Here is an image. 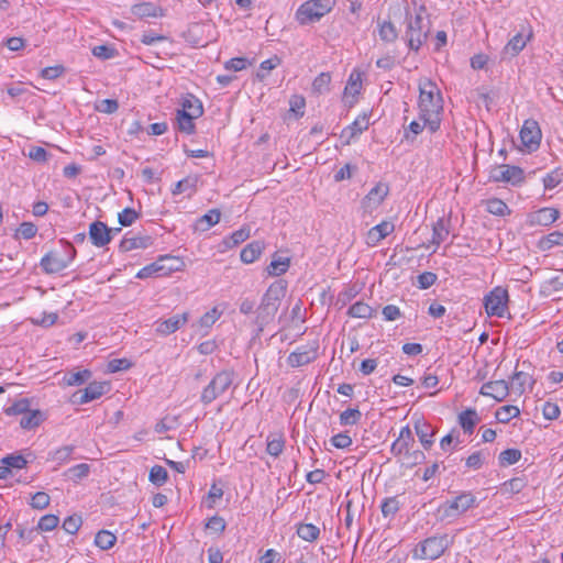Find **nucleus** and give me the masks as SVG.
Listing matches in <instances>:
<instances>
[{
    "mask_svg": "<svg viewBox=\"0 0 563 563\" xmlns=\"http://www.w3.org/2000/svg\"><path fill=\"white\" fill-rule=\"evenodd\" d=\"M287 283L283 279L274 282L264 294L261 305L256 311L255 323L260 331L269 324L279 308L280 300L285 297Z\"/></svg>",
    "mask_w": 563,
    "mask_h": 563,
    "instance_id": "obj_1",
    "label": "nucleus"
},
{
    "mask_svg": "<svg viewBox=\"0 0 563 563\" xmlns=\"http://www.w3.org/2000/svg\"><path fill=\"white\" fill-rule=\"evenodd\" d=\"M406 22L405 40L411 51L418 52L430 32V22L426 19V8L419 7L413 16L407 12Z\"/></svg>",
    "mask_w": 563,
    "mask_h": 563,
    "instance_id": "obj_2",
    "label": "nucleus"
},
{
    "mask_svg": "<svg viewBox=\"0 0 563 563\" xmlns=\"http://www.w3.org/2000/svg\"><path fill=\"white\" fill-rule=\"evenodd\" d=\"M59 243L62 250H52L41 258L40 266L45 274H57L64 271L76 257V249L70 242L62 239Z\"/></svg>",
    "mask_w": 563,
    "mask_h": 563,
    "instance_id": "obj_3",
    "label": "nucleus"
},
{
    "mask_svg": "<svg viewBox=\"0 0 563 563\" xmlns=\"http://www.w3.org/2000/svg\"><path fill=\"white\" fill-rule=\"evenodd\" d=\"M418 106L421 115L441 113L443 110V99L438 86L430 79H423L419 82Z\"/></svg>",
    "mask_w": 563,
    "mask_h": 563,
    "instance_id": "obj_4",
    "label": "nucleus"
},
{
    "mask_svg": "<svg viewBox=\"0 0 563 563\" xmlns=\"http://www.w3.org/2000/svg\"><path fill=\"white\" fill-rule=\"evenodd\" d=\"M479 505L472 492H461L453 499L444 501L438 509L441 520H452Z\"/></svg>",
    "mask_w": 563,
    "mask_h": 563,
    "instance_id": "obj_5",
    "label": "nucleus"
},
{
    "mask_svg": "<svg viewBox=\"0 0 563 563\" xmlns=\"http://www.w3.org/2000/svg\"><path fill=\"white\" fill-rule=\"evenodd\" d=\"M335 4V0H309L302 3L296 12L297 21L309 24L319 21L329 13Z\"/></svg>",
    "mask_w": 563,
    "mask_h": 563,
    "instance_id": "obj_6",
    "label": "nucleus"
},
{
    "mask_svg": "<svg viewBox=\"0 0 563 563\" xmlns=\"http://www.w3.org/2000/svg\"><path fill=\"white\" fill-rule=\"evenodd\" d=\"M448 534L432 536L421 541L413 551L415 559L437 560L450 547Z\"/></svg>",
    "mask_w": 563,
    "mask_h": 563,
    "instance_id": "obj_7",
    "label": "nucleus"
},
{
    "mask_svg": "<svg viewBox=\"0 0 563 563\" xmlns=\"http://www.w3.org/2000/svg\"><path fill=\"white\" fill-rule=\"evenodd\" d=\"M233 383V372L221 371L217 373L209 384L202 389L200 401L207 406L223 395Z\"/></svg>",
    "mask_w": 563,
    "mask_h": 563,
    "instance_id": "obj_8",
    "label": "nucleus"
},
{
    "mask_svg": "<svg viewBox=\"0 0 563 563\" xmlns=\"http://www.w3.org/2000/svg\"><path fill=\"white\" fill-rule=\"evenodd\" d=\"M489 179L494 183H507L512 186H519L525 183V172L519 166L503 164L490 169Z\"/></svg>",
    "mask_w": 563,
    "mask_h": 563,
    "instance_id": "obj_9",
    "label": "nucleus"
},
{
    "mask_svg": "<svg viewBox=\"0 0 563 563\" xmlns=\"http://www.w3.org/2000/svg\"><path fill=\"white\" fill-rule=\"evenodd\" d=\"M508 291L503 287H495L484 298V307L488 316L504 317L507 311Z\"/></svg>",
    "mask_w": 563,
    "mask_h": 563,
    "instance_id": "obj_10",
    "label": "nucleus"
},
{
    "mask_svg": "<svg viewBox=\"0 0 563 563\" xmlns=\"http://www.w3.org/2000/svg\"><path fill=\"white\" fill-rule=\"evenodd\" d=\"M167 262L179 264V258L174 256H161L157 261L144 266L136 273V278L145 279L150 277L167 276L172 272L178 271V266H167Z\"/></svg>",
    "mask_w": 563,
    "mask_h": 563,
    "instance_id": "obj_11",
    "label": "nucleus"
},
{
    "mask_svg": "<svg viewBox=\"0 0 563 563\" xmlns=\"http://www.w3.org/2000/svg\"><path fill=\"white\" fill-rule=\"evenodd\" d=\"M519 137L522 146L528 152H534L539 148L542 133L539 123L533 119H528L523 122Z\"/></svg>",
    "mask_w": 563,
    "mask_h": 563,
    "instance_id": "obj_12",
    "label": "nucleus"
},
{
    "mask_svg": "<svg viewBox=\"0 0 563 563\" xmlns=\"http://www.w3.org/2000/svg\"><path fill=\"white\" fill-rule=\"evenodd\" d=\"M109 390L110 384L108 382H92L85 389L74 393L71 401L73 404L84 405L100 398Z\"/></svg>",
    "mask_w": 563,
    "mask_h": 563,
    "instance_id": "obj_13",
    "label": "nucleus"
},
{
    "mask_svg": "<svg viewBox=\"0 0 563 563\" xmlns=\"http://www.w3.org/2000/svg\"><path fill=\"white\" fill-rule=\"evenodd\" d=\"M318 356V344H306L297 347L287 358L291 367H300L313 362Z\"/></svg>",
    "mask_w": 563,
    "mask_h": 563,
    "instance_id": "obj_14",
    "label": "nucleus"
},
{
    "mask_svg": "<svg viewBox=\"0 0 563 563\" xmlns=\"http://www.w3.org/2000/svg\"><path fill=\"white\" fill-rule=\"evenodd\" d=\"M416 434L424 450H430L434 443L437 430L422 417H412Z\"/></svg>",
    "mask_w": 563,
    "mask_h": 563,
    "instance_id": "obj_15",
    "label": "nucleus"
},
{
    "mask_svg": "<svg viewBox=\"0 0 563 563\" xmlns=\"http://www.w3.org/2000/svg\"><path fill=\"white\" fill-rule=\"evenodd\" d=\"M89 239L97 247H103L112 240V230L101 221H95L89 225Z\"/></svg>",
    "mask_w": 563,
    "mask_h": 563,
    "instance_id": "obj_16",
    "label": "nucleus"
},
{
    "mask_svg": "<svg viewBox=\"0 0 563 563\" xmlns=\"http://www.w3.org/2000/svg\"><path fill=\"white\" fill-rule=\"evenodd\" d=\"M510 391L509 383L505 379L487 382L481 387V395L493 397L497 401H503Z\"/></svg>",
    "mask_w": 563,
    "mask_h": 563,
    "instance_id": "obj_17",
    "label": "nucleus"
},
{
    "mask_svg": "<svg viewBox=\"0 0 563 563\" xmlns=\"http://www.w3.org/2000/svg\"><path fill=\"white\" fill-rule=\"evenodd\" d=\"M189 313L183 312L180 314H175L166 320L157 322L156 333L159 335H169L180 329L184 324L188 322Z\"/></svg>",
    "mask_w": 563,
    "mask_h": 563,
    "instance_id": "obj_18",
    "label": "nucleus"
},
{
    "mask_svg": "<svg viewBox=\"0 0 563 563\" xmlns=\"http://www.w3.org/2000/svg\"><path fill=\"white\" fill-rule=\"evenodd\" d=\"M388 192H389V187L387 184H384V183L376 184L363 199V201H362L363 208L366 210L376 209L387 197Z\"/></svg>",
    "mask_w": 563,
    "mask_h": 563,
    "instance_id": "obj_19",
    "label": "nucleus"
},
{
    "mask_svg": "<svg viewBox=\"0 0 563 563\" xmlns=\"http://www.w3.org/2000/svg\"><path fill=\"white\" fill-rule=\"evenodd\" d=\"M415 444V438L409 426L400 429L398 438L393 442L390 451L395 456H401L402 453H408Z\"/></svg>",
    "mask_w": 563,
    "mask_h": 563,
    "instance_id": "obj_20",
    "label": "nucleus"
},
{
    "mask_svg": "<svg viewBox=\"0 0 563 563\" xmlns=\"http://www.w3.org/2000/svg\"><path fill=\"white\" fill-rule=\"evenodd\" d=\"M560 217V212L555 208H541L534 212L529 213L528 223L532 227L542 225L548 227L555 222Z\"/></svg>",
    "mask_w": 563,
    "mask_h": 563,
    "instance_id": "obj_21",
    "label": "nucleus"
},
{
    "mask_svg": "<svg viewBox=\"0 0 563 563\" xmlns=\"http://www.w3.org/2000/svg\"><path fill=\"white\" fill-rule=\"evenodd\" d=\"M368 124L367 115H360L350 125L343 129L341 137L345 139L346 144H350L353 139L368 129Z\"/></svg>",
    "mask_w": 563,
    "mask_h": 563,
    "instance_id": "obj_22",
    "label": "nucleus"
},
{
    "mask_svg": "<svg viewBox=\"0 0 563 563\" xmlns=\"http://www.w3.org/2000/svg\"><path fill=\"white\" fill-rule=\"evenodd\" d=\"M528 36L523 37V32H519L514 35L508 43L505 45L503 53L505 55H510L511 57L517 56L527 45V42L532 37V31L528 25Z\"/></svg>",
    "mask_w": 563,
    "mask_h": 563,
    "instance_id": "obj_23",
    "label": "nucleus"
},
{
    "mask_svg": "<svg viewBox=\"0 0 563 563\" xmlns=\"http://www.w3.org/2000/svg\"><path fill=\"white\" fill-rule=\"evenodd\" d=\"M395 229V225L393 222L389 221H383L379 224L373 227L367 232V244L368 245H376L379 243L383 239L388 236Z\"/></svg>",
    "mask_w": 563,
    "mask_h": 563,
    "instance_id": "obj_24",
    "label": "nucleus"
},
{
    "mask_svg": "<svg viewBox=\"0 0 563 563\" xmlns=\"http://www.w3.org/2000/svg\"><path fill=\"white\" fill-rule=\"evenodd\" d=\"M153 243V240L148 235H125L120 242L119 249L121 252H130L136 249H147Z\"/></svg>",
    "mask_w": 563,
    "mask_h": 563,
    "instance_id": "obj_25",
    "label": "nucleus"
},
{
    "mask_svg": "<svg viewBox=\"0 0 563 563\" xmlns=\"http://www.w3.org/2000/svg\"><path fill=\"white\" fill-rule=\"evenodd\" d=\"M198 115H194L190 112H186V110L177 109L176 111V121L177 129L185 134H194L196 131L195 119H198Z\"/></svg>",
    "mask_w": 563,
    "mask_h": 563,
    "instance_id": "obj_26",
    "label": "nucleus"
},
{
    "mask_svg": "<svg viewBox=\"0 0 563 563\" xmlns=\"http://www.w3.org/2000/svg\"><path fill=\"white\" fill-rule=\"evenodd\" d=\"M265 249L263 241H253L245 245L240 254L241 261L245 264L254 263Z\"/></svg>",
    "mask_w": 563,
    "mask_h": 563,
    "instance_id": "obj_27",
    "label": "nucleus"
},
{
    "mask_svg": "<svg viewBox=\"0 0 563 563\" xmlns=\"http://www.w3.org/2000/svg\"><path fill=\"white\" fill-rule=\"evenodd\" d=\"M450 219L439 218L432 225L431 243L439 246L450 234Z\"/></svg>",
    "mask_w": 563,
    "mask_h": 563,
    "instance_id": "obj_28",
    "label": "nucleus"
},
{
    "mask_svg": "<svg viewBox=\"0 0 563 563\" xmlns=\"http://www.w3.org/2000/svg\"><path fill=\"white\" fill-rule=\"evenodd\" d=\"M533 384L534 379L528 373L517 371L511 376V383L509 386L515 394L521 396L526 391L527 385L532 387Z\"/></svg>",
    "mask_w": 563,
    "mask_h": 563,
    "instance_id": "obj_29",
    "label": "nucleus"
},
{
    "mask_svg": "<svg viewBox=\"0 0 563 563\" xmlns=\"http://www.w3.org/2000/svg\"><path fill=\"white\" fill-rule=\"evenodd\" d=\"M133 15L137 18L162 16V9L152 2H140L132 7Z\"/></svg>",
    "mask_w": 563,
    "mask_h": 563,
    "instance_id": "obj_30",
    "label": "nucleus"
},
{
    "mask_svg": "<svg viewBox=\"0 0 563 563\" xmlns=\"http://www.w3.org/2000/svg\"><path fill=\"white\" fill-rule=\"evenodd\" d=\"M180 110H186L194 115L201 117L203 114V107L201 101L192 93H187L180 101Z\"/></svg>",
    "mask_w": 563,
    "mask_h": 563,
    "instance_id": "obj_31",
    "label": "nucleus"
},
{
    "mask_svg": "<svg viewBox=\"0 0 563 563\" xmlns=\"http://www.w3.org/2000/svg\"><path fill=\"white\" fill-rule=\"evenodd\" d=\"M251 230L247 225L234 231L231 235L223 239L222 244L225 249H232L243 243L250 238Z\"/></svg>",
    "mask_w": 563,
    "mask_h": 563,
    "instance_id": "obj_32",
    "label": "nucleus"
},
{
    "mask_svg": "<svg viewBox=\"0 0 563 563\" xmlns=\"http://www.w3.org/2000/svg\"><path fill=\"white\" fill-rule=\"evenodd\" d=\"M198 176H187L184 179L177 181L172 189L174 196L180 195L188 191V196H191L197 190Z\"/></svg>",
    "mask_w": 563,
    "mask_h": 563,
    "instance_id": "obj_33",
    "label": "nucleus"
},
{
    "mask_svg": "<svg viewBox=\"0 0 563 563\" xmlns=\"http://www.w3.org/2000/svg\"><path fill=\"white\" fill-rule=\"evenodd\" d=\"M477 421L478 416L475 409H466L459 415V423L465 433H473Z\"/></svg>",
    "mask_w": 563,
    "mask_h": 563,
    "instance_id": "obj_34",
    "label": "nucleus"
},
{
    "mask_svg": "<svg viewBox=\"0 0 563 563\" xmlns=\"http://www.w3.org/2000/svg\"><path fill=\"white\" fill-rule=\"evenodd\" d=\"M290 266L289 257L274 256L269 265L266 267V272L269 276H280L285 274Z\"/></svg>",
    "mask_w": 563,
    "mask_h": 563,
    "instance_id": "obj_35",
    "label": "nucleus"
},
{
    "mask_svg": "<svg viewBox=\"0 0 563 563\" xmlns=\"http://www.w3.org/2000/svg\"><path fill=\"white\" fill-rule=\"evenodd\" d=\"M44 420V413L41 410H30L20 419V427L25 430H32L40 426Z\"/></svg>",
    "mask_w": 563,
    "mask_h": 563,
    "instance_id": "obj_36",
    "label": "nucleus"
},
{
    "mask_svg": "<svg viewBox=\"0 0 563 563\" xmlns=\"http://www.w3.org/2000/svg\"><path fill=\"white\" fill-rule=\"evenodd\" d=\"M91 376L92 373L89 369H81L66 373L63 380L67 386H80L87 383Z\"/></svg>",
    "mask_w": 563,
    "mask_h": 563,
    "instance_id": "obj_37",
    "label": "nucleus"
},
{
    "mask_svg": "<svg viewBox=\"0 0 563 563\" xmlns=\"http://www.w3.org/2000/svg\"><path fill=\"white\" fill-rule=\"evenodd\" d=\"M378 34L385 43H394L398 37V31L390 21L378 22Z\"/></svg>",
    "mask_w": 563,
    "mask_h": 563,
    "instance_id": "obj_38",
    "label": "nucleus"
},
{
    "mask_svg": "<svg viewBox=\"0 0 563 563\" xmlns=\"http://www.w3.org/2000/svg\"><path fill=\"white\" fill-rule=\"evenodd\" d=\"M89 474L90 465L87 463H80L66 470L64 476L73 481L74 483H77L86 478Z\"/></svg>",
    "mask_w": 563,
    "mask_h": 563,
    "instance_id": "obj_39",
    "label": "nucleus"
},
{
    "mask_svg": "<svg viewBox=\"0 0 563 563\" xmlns=\"http://www.w3.org/2000/svg\"><path fill=\"white\" fill-rule=\"evenodd\" d=\"M563 245V232L553 231L540 239L538 246L542 251H549L554 246Z\"/></svg>",
    "mask_w": 563,
    "mask_h": 563,
    "instance_id": "obj_40",
    "label": "nucleus"
},
{
    "mask_svg": "<svg viewBox=\"0 0 563 563\" xmlns=\"http://www.w3.org/2000/svg\"><path fill=\"white\" fill-rule=\"evenodd\" d=\"M296 532L299 538L308 542L316 541L320 536V529L313 523H299Z\"/></svg>",
    "mask_w": 563,
    "mask_h": 563,
    "instance_id": "obj_41",
    "label": "nucleus"
},
{
    "mask_svg": "<svg viewBox=\"0 0 563 563\" xmlns=\"http://www.w3.org/2000/svg\"><path fill=\"white\" fill-rule=\"evenodd\" d=\"M75 451L74 445H64L48 453V460L62 465L68 462Z\"/></svg>",
    "mask_w": 563,
    "mask_h": 563,
    "instance_id": "obj_42",
    "label": "nucleus"
},
{
    "mask_svg": "<svg viewBox=\"0 0 563 563\" xmlns=\"http://www.w3.org/2000/svg\"><path fill=\"white\" fill-rule=\"evenodd\" d=\"M374 312L375 310L369 305L363 301H356L347 310V314L350 317L364 319L372 318Z\"/></svg>",
    "mask_w": 563,
    "mask_h": 563,
    "instance_id": "obj_43",
    "label": "nucleus"
},
{
    "mask_svg": "<svg viewBox=\"0 0 563 563\" xmlns=\"http://www.w3.org/2000/svg\"><path fill=\"white\" fill-rule=\"evenodd\" d=\"M221 219V212L219 209H211L206 214L200 217L197 221V224L200 227V230L207 231L211 227L219 223Z\"/></svg>",
    "mask_w": 563,
    "mask_h": 563,
    "instance_id": "obj_44",
    "label": "nucleus"
},
{
    "mask_svg": "<svg viewBox=\"0 0 563 563\" xmlns=\"http://www.w3.org/2000/svg\"><path fill=\"white\" fill-rule=\"evenodd\" d=\"M520 415V410L517 406L514 405H505L497 409L495 417L500 423H508L512 418H516Z\"/></svg>",
    "mask_w": 563,
    "mask_h": 563,
    "instance_id": "obj_45",
    "label": "nucleus"
},
{
    "mask_svg": "<svg viewBox=\"0 0 563 563\" xmlns=\"http://www.w3.org/2000/svg\"><path fill=\"white\" fill-rule=\"evenodd\" d=\"M115 542L117 537L108 530H100L95 537V544L101 550L111 549Z\"/></svg>",
    "mask_w": 563,
    "mask_h": 563,
    "instance_id": "obj_46",
    "label": "nucleus"
},
{
    "mask_svg": "<svg viewBox=\"0 0 563 563\" xmlns=\"http://www.w3.org/2000/svg\"><path fill=\"white\" fill-rule=\"evenodd\" d=\"M521 459V451L518 449H507L500 452L498 456L500 466H508L517 463Z\"/></svg>",
    "mask_w": 563,
    "mask_h": 563,
    "instance_id": "obj_47",
    "label": "nucleus"
},
{
    "mask_svg": "<svg viewBox=\"0 0 563 563\" xmlns=\"http://www.w3.org/2000/svg\"><path fill=\"white\" fill-rule=\"evenodd\" d=\"M362 413L357 408H349L341 412L340 424L341 426H354L360 422Z\"/></svg>",
    "mask_w": 563,
    "mask_h": 563,
    "instance_id": "obj_48",
    "label": "nucleus"
},
{
    "mask_svg": "<svg viewBox=\"0 0 563 563\" xmlns=\"http://www.w3.org/2000/svg\"><path fill=\"white\" fill-rule=\"evenodd\" d=\"M1 463L4 466H8L9 470L12 472V468H15V470L24 468L27 464V461L21 454H8L7 456L1 459Z\"/></svg>",
    "mask_w": 563,
    "mask_h": 563,
    "instance_id": "obj_49",
    "label": "nucleus"
},
{
    "mask_svg": "<svg viewBox=\"0 0 563 563\" xmlns=\"http://www.w3.org/2000/svg\"><path fill=\"white\" fill-rule=\"evenodd\" d=\"M148 479L156 486H163L168 481V473L163 466L154 465L150 471Z\"/></svg>",
    "mask_w": 563,
    "mask_h": 563,
    "instance_id": "obj_50",
    "label": "nucleus"
},
{
    "mask_svg": "<svg viewBox=\"0 0 563 563\" xmlns=\"http://www.w3.org/2000/svg\"><path fill=\"white\" fill-rule=\"evenodd\" d=\"M487 211L494 216L504 217L510 213L508 206L498 198L487 200Z\"/></svg>",
    "mask_w": 563,
    "mask_h": 563,
    "instance_id": "obj_51",
    "label": "nucleus"
},
{
    "mask_svg": "<svg viewBox=\"0 0 563 563\" xmlns=\"http://www.w3.org/2000/svg\"><path fill=\"white\" fill-rule=\"evenodd\" d=\"M37 233V227L32 222H22L20 227L18 228L14 239H24V240H31L33 239Z\"/></svg>",
    "mask_w": 563,
    "mask_h": 563,
    "instance_id": "obj_52",
    "label": "nucleus"
},
{
    "mask_svg": "<svg viewBox=\"0 0 563 563\" xmlns=\"http://www.w3.org/2000/svg\"><path fill=\"white\" fill-rule=\"evenodd\" d=\"M400 508V504L397 497H388L383 500L380 510L385 518L393 517L397 514Z\"/></svg>",
    "mask_w": 563,
    "mask_h": 563,
    "instance_id": "obj_53",
    "label": "nucleus"
},
{
    "mask_svg": "<svg viewBox=\"0 0 563 563\" xmlns=\"http://www.w3.org/2000/svg\"><path fill=\"white\" fill-rule=\"evenodd\" d=\"M30 409V401L26 398L19 399L14 404H12L10 407H8L4 412L8 416H14V415H22L24 416L25 412H29Z\"/></svg>",
    "mask_w": 563,
    "mask_h": 563,
    "instance_id": "obj_54",
    "label": "nucleus"
},
{
    "mask_svg": "<svg viewBox=\"0 0 563 563\" xmlns=\"http://www.w3.org/2000/svg\"><path fill=\"white\" fill-rule=\"evenodd\" d=\"M59 519L55 515H45L43 516L37 526L35 527L36 531H52L58 526Z\"/></svg>",
    "mask_w": 563,
    "mask_h": 563,
    "instance_id": "obj_55",
    "label": "nucleus"
},
{
    "mask_svg": "<svg viewBox=\"0 0 563 563\" xmlns=\"http://www.w3.org/2000/svg\"><path fill=\"white\" fill-rule=\"evenodd\" d=\"M205 527L216 534H221L225 530L227 522L222 517L214 515L208 519Z\"/></svg>",
    "mask_w": 563,
    "mask_h": 563,
    "instance_id": "obj_56",
    "label": "nucleus"
},
{
    "mask_svg": "<svg viewBox=\"0 0 563 563\" xmlns=\"http://www.w3.org/2000/svg\"><path fill=\"white\" fill-rule=\"evenodd\" d=\"M330 82H331L330 74L321 73L314 78V80L312 82V89H313V91H316L318 93H322V92L329 90Z\"/></svg>",
    "mask_w": 563,
    "mask_h": 563,
    "instance_id": "obj_57",
    "label": "nucleus"
},
{
    "mask_svg": "<svg viewBox=\"0 0 563 563\" xmlns=\"http://www.w3.org/2000/svg\"><path fill=\"white\" fill-rule=\"evenodd\" d=\"M51 497L45 492H37L32 496L30 506L34 509L43 510L48 507Z\"/></svg>",
    "mask_w": 563,
    "mask_h": 563,
    "instance_id": "obj_58",
    "label": "nucleus"
},
{
    "mask_svg": "<svg viewBox=\"0 0 563 563\" xmlns=\"http://www.w3.org/2000/svg\"><path fill=\"white\" fill-rule=\"evenodd\" d=\"M525 486H526V483L522 478L515 477L509 481H506L501 485V490L504 493L518 494L523 489Z\"/></svg>",
    "mask_w": 563,
    "mask_h": 563,
    "instance_id": "obj_59",
    "label": "nucleus"
},
{
    "mask_svg": "<svg viewBox=\"0 0 563 563\" xmlns=\"http://www.w3.org/2000/svg\"><path fill=\"white\" fill-rule=\"evenodd\" d=\"M92 55L100 59H110L117 55V49L110 45H98L92 48Z\"/></svg>",
    "mask_w": 563,
    "mask_h": 563,
    "instance_id": "obj_60",
    "label": "nucleus"
},
{
    "mask_svg": "<svg viewBox=\"0 0 563 563\" xmlns=\"http://www.w3.org/2000/svg\"><path fill=\"white\" fill-rule=\"evenodd\" d=\"M140 214L132 208H125L118 214V221L122 227L131 225Z\"/></svg>",
    "mask_w": 563,
    "mask_h": 563,
    "instance_id": "obj_61",
    "label": "nucleus"
},
{
    "mask_svg": "<svg viewBox=\"0 0 563 563\" xmlns=\"http://www.w3.org/2000/svg\"><path fill=\"white\" fill-rule=\"evenodd\" d=\"M221 317V311L217 307L203 313L199 319V324L202 328H210Z\"/></svg>",
    "mask_w": 563,
    "mask_h": 563,
    "instance_id": "obj_62",
    "label": "nucleus"
},
{
    "mask_svg": "<svg viewBox=\"0 0 563 563\" xmlns=\"http://www.w3.org/2000/svg\"><path fill=\"white\" fill-rule=\"evenodd\" d=\"M82 523V520H81V517L80 516H77V515H74V516H68L64 522H63V529L69 533V534H75L80 526Z\"/></svg>",
    "mask_w": 563,
    "mask_h": 563,
    "instance_id": "obj_63",
    "label": "nucleus"
},
{
    "mask_svg": "<svg viewBox=\"0 0 563 563\" xmlns=\"http://www.w3.org/2000/svg\"><path fill=\"white\" fill-rule=\"evenodd\" d=\"M562 181V174L555 169L543 177V186L545 190H552Z\"/></svg>",
    "mask_w": 563,
    "mask_h": 563,
    "instance_id": "obj_64",
    "label": "nucleus"
}]
</instances>
